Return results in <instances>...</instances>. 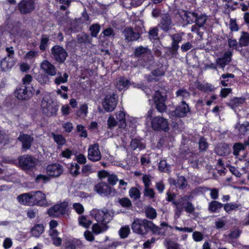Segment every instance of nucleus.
Wrapping results in <instances>:
<instances>
[{
    "mask_svg": "<svg viewBox=\"0 0 249 249\" xmlns=\"http://www.w3.org/2000/svg\"><path fill=\"white\" fill-rule=\"evenodd\" d=\"M168 201H173V204L176 206L175 217L178 218L181 214L183 208L185 212L189 213H192L195 211V207L192 202L189 200L191 199V195L180 196L176 200L174 201L175 195L170 192L167 193Z\"/></svg>",
    "mask_w": 249,
    "mask_h": 249,
    "instance_id": "nucleus-1",
    "label": "nucleus"
},
{
    "mask_svg": "<svg viewBox=\"0 0 249 249\" xmlns=\"http://www.w3.org/2000/svg\"><path fill=\"white\" fill-rule=\"evenodd\" d=\"M151 225V221L146 219L136 218L131 225L133 231L140 235H145L148 231V227Z\"/></svg>",
    "mask_w": 249,
    "mask_h": 249,
    "instance_id": "nucleus-2",
    "label": "nucleus"
},
{
    "mask_svg": "<svg viewBox=\"0 0 249 249\" xmlns=\"http://www.w3.org/2000/svg\"><path fill=\"white\" fill-rule=\"evenodd\" d=\"M43 113L47 116L56 115L58 108L50 97H45L43 98L41 104Z\"/></svg>",
    "mask_w": 249,
    "mask_h": 249,
    "instance_id": "nucleus-3",
    "label": "nucleus"
},
{
    "mask_svg": "<svg viewBox=\"0 0 249 249\" xmlns=\"http://www.w3.org/2000/svg\"><path fill=\"white\" fill-rule=\"evenodd\" d=\"M37 162L38 160L36 158L29 155H25L18 158L19 166L25 171L35 168Z\"/></svg>",
    "mask_w": 249,
    "mask_h": 249,
    "instance_id": "nucleus-4",
    "label": "nucleus"
},
{
    "mask_svg": "<svg viewBox=\"0 0 249 249\" xmlns=\"http://www.w3.org/2000/svg\"><path fill=\"white\" fill-rule=\"evenodd\" d=\"M90 214L97 222L108 223L111 220V214L106 209H94L91 210Z\"/></svg>",
    "mask_w": 249,
    "mask_h": 249,
    "instance_id": "nucleus-5",
    "label": "nucleus"
},
{
    "mask_svg": "<svg viewBox=\"0 0 249 249\" xmlns=\"http://www.w3.org/2000/svg\"><path fill=\"white\" fill-rule=\"evenodd\" d=\"M94 190L98 194L105 196H113L117 193L114 188L105 182H101L96 184Z\"/></svg>",
    "mask_w": 249,
    "mask_h": 249,
    "instance_id": "nucleus-6",
    "label": "nucleus"
},
{
    "mask_svg": "<svg viewBox=\"0 0 249 249\" xmlns=\"http://www.w3.org/2000/svg\"><path fill=\"white\" fill-rule=\"evenodd\" d=\"M51 54L54 60L60 64L64 63L68 55L64 48L57 45L52 48Z\"/></svg>",
    "mask_w": 249,
    "mask_h": 249,
    "instance_id": "nucleus-7",
    "label": "nucleus"
},
{
    "mask_svg": "<svg viewBox=\"0 0 249 249\" xmlns=\"http://www.w3.org/2000/svg\"><path fill=\"white\" fill-rule=\"evenodd\" d=\"M151 124L152 128L155 130L167 131L169 129V123L167 120L162 117H153Z\"/></svg>",
    "mask_w": 249,
    "mask_h": 249,
    "instance_id": "nucleus-8",
    "label": "nucleus"
},
{
    "mask_svg": "<svg viewBox=\"0 0 249 249\" xmlns=\"http://www.w3.org/2000/svg\"><path fill=\"white\" fill-rule=\"evenodd\" d=\"M68 206V204L66 202L55 205L48 210V214L53 217H59L60 215L65 213Z\"/></svg>",
    "mask_w": 249,
    "mask_h": 249,
    "instance_id": "nucleus-9",
    "label": "nucleus"
},
{
    "mask_svg": "<svg viewBox=\"0 0 249 249\" xmlns=\"http://www.w3.org/2000/svg\"><path fill=\"white\" fill-rule=\"evenodd\" d=\"M88 158L90 161L96 162L101 159L102 155L98 144L90 145L88 150Z\"/></svg>",
    "mask_w": 249,
    "mask_h": 249,
    "instance_id": "nucleus-10",
    "label": "nucleus"
},
{
    "mask_svg": "<svg viewBox=\"0 0 249 249\" xmlns=\"http://www.w3.org/2000/svg\"><path fill=\"white\" fill-rule=\"evenodd\" d=\"M32 206H45L47 205L46 195L41 191L30 192Z\"/></svg>",
    "mask_w": 249,
    "mask_h": 249,
    "instance_id": "nucleus-11",
    "label": "nucleus"
},
{
    "mask_svg": "<svg viewBox=\"0 0 249 249\" xmlns=\"http://www.w3.org/2000/svg\"><path fill=\"white\" fill-rule=\"evenodd\" d=\"M189 112L190 108L188 104L185 102L182 101L180 105L176 108L175 110L170 112L169 116L171 118L173 117H184Z\"/></svg>",
    "mask_w": 249,
    "mask_h": 249,
    "instance_id": "nucleus-12",
    "label": "nucleus"
},
{
    "mask_svg": "<svg viewBox=\"0 0 249 249\" xmlns=\"http://www.w3.org/2000/svg\"><path fill=\"white\" fill-rule=\"evenodd\" d=\"M117 100L114 94H107L106 96L102 105L104 108L107 112H111L116 107Z\"/></svg>",
    "mask_w": 249,
    "mask_h": 249,
    "instance_id": "nucleus-13",
    "label": "nucleus"
},
{
    "mask_svg": "<svg viewBox=\"0 0 249 249\" xmlns=\"http://www.w3.org/2000/svg\"><path fill=\"white\" fill-rule=\"evenodd\" d=\"M21 13L27 14L31 12L35 9L34 0H22L18 5Z\"/></svg>",
    "mask_w": 249,
    "mask_h": 249,
    "instance_id": "nucleus-14",
    "label": "nucleus"
},
{
    "mask_svg": "<svg viewBox=\"0 0 249 249\" xmlns=\"http://www.w3.org/2000/svg\"><path fill=\"white\" fill-rule=\"evenodd\" d=\"M40 68L46 73L51 76H55L57 74L56 68L48 60H43L40 64Z\"/></svg>",
    "mask_w": 249,
    "mask_h": 249,
    "instance_id": "nucleus-15",
    "label": "nucleus"
},
{
    "mask_svg": "<svg viewBox=\"0 0 249 249\" xmlns=\"http://www.w3.org/2000/svg\"><path fill=\"white\" fill-rule=\"evenodd\" d=\"M47 173L49 176L57 177L63 172V167L59 164L54 163L49 165L46 168Z\"/></svg>",
    "mask_w": 249,
    "mask_h": 249,
    "instance_id": "nucleus-16",
    "label": "nucleus"
},
{
    "mask_svg": "<svg viewBox=\"0 0 249 249\" xmlns=\"http://www.w3.org/2000/svg\"><path fill=\"white\" fill-rule=\"evenodd\" d=\"M18 140L21 142L22 148L26 150L31 147L34 138L31 135L21 133Z\"/></svg>",
    "mask_w": 249,
    "mask_h": 249,
    "instance_id": "nucleus-17",
    "label": "nucleus"
},
{
    "mask_svg": "<svg viewBox=\"0 0 249 249\" xmlns=\"http://www.w3.org/2000/svg\"><path fill=\"white\" fill-rule=\"evenodd\" d=\"M232 53L231 51H228L224 53L222 57L218 58L216 60V63L219 67L224 70L225 66L228 65L231 61Z\"/></svg>",
    "mask_w": 249,
    "mask_h": 249,
    "instance_id": "nucleus-18",
    "label": "nucleus"
},
{
    "mask_svg": "<svg viewBox=\"0 0 249 249\" xmlns=\"http://www.w3.org/2000/svg\"><path fill=\"white\" fill-rule=\"evenodd\" d=\"M123 34L125 40L128 42L136 40L140 37L139 34L134 32L131 28L124 29Z\"/></svg>",
    "mask_w": 249,
    "mask_h": 249,
    "instance_id": "nucleus-19",
    "label": "nucleus"
},
{
    "mask_svg": "<svg viewBox=\"0 0 249 249\" xmlns=\"http://www.w3.org/2000/svg\"><path fill=\"white\" fill-rule=\"evenodd\" d=\"M109 228L108 223L103 222H97L93 224L91 229L93 233L99 234L105 232Z\"/></svg>",
    "mask_w": 249,
    "mask_h": 249,
    "instance_id": "nucleus-20",
    "label": "nucleus"
},
{
    "mask_svg": "<svg viewBox=\"0 0 249 249\" xmlns=\"http://www.w3.org/2000/svg\"><path fill=\"white\" fill-rule=\"evenodd\" d=\"M30 93L27 90L26 86L17 89L15 92V96L19 100L28 99L30 97Z\"/></svg>",
    "mask_w": 249,
    "mask_h": 249,
    "instance_id": "nucleus-21",
    "label": "nucleus"
},
{
    "mask_svg": "<svg viewBox=\"0 0 249 249\" xmlns=\"http://www.w3.org/2000/svg\"><path fill=\"white\" fill-rule=\"evenodd\" d=\"M31 197L30 192L24 193L19 195L17 197V200L20 204L32 206Z\"/></svg>",
    "mask_w": 249,
    "mask_h": 249,
    "instance_id": "nucleus-22",
    "label": "nucleus"
},
{
    "mask_svg": "<svg viewBox=\"0 0 249 249\" xmlns=\"http://www.w3.org/2000/svg\"><path fill=\"white\" fill-rule=\"evenodd\" d=\"M115 115L119 127L120 128H125L126 124L125 122V115L124 112L123 111L120 110L116 112Z\"/></svg>",
    "mask_w": 249,
    "mask_h": 249,
    "instance_id": "nucleus-23",
    "label": "nucleus"
},
{
    "mask_svg": "<svg viewBox=\"0 0 249 249\" xmlns=\"http://www.w3.org/2000/svg\"><path fill=\"white\" fill-rule=\"evenodd\" d=\"M14 65L13 59L4 57L0 62V66L3 71H6L11 69Z\"/></svg>",
    "mask_w": 249,
    "mask_h": 249,
    "instance_id": "nucleus-24",
    "label": "nucleus"
},
{
    "mask_svg": "<svg viewBox=\"0 0 249 249\" xmlns=\"http://www.w3.org/2000/svg\"><path fill=\"white\" fill-rule=\"evenodd\" d=\"M223 206V205L216 200H213L210 202L208 205V210L212 213H218Z\"/></svg>",
    "mask_w": 249,
    "mask_h": 249,
    "instance_id": "nucleus-25",
    "label": "nucleus"
},
{
    "mask_svg": "<svg viewBox=\"0 0 249 249\" xmlns=\"http://www.w3.org/2000/svg\"><path fill=\"white\" fill-rule=\"evenodd\" d=\"M59 232L57 230L49 231V235L51 237L53 244L57 247L61 245L62 239L58 237Z\"/></svg>",
    "mask_w": 249,
    "mask_h": 249,
    "instance_id": "nucleus-26",
    "label": "nucleus"
},
{
    "mask_svg": "<svg viewBox=\"0 0 249 249\" xmlns=\"http://www.w3.org/2000/svg\"><path fill=\"white\" fill-rule=\"evenodd\" d=\"M44 231V227L42 224H36L32 228L31 232L33 236L38 237Z\"/></svg>",
    "mask_w": 249,
    "mask_h": 249,
    "instance_id": "nucleus-27",
    "label": "nucleus"
},
{
    "mask_svg": "<svg viewBox=\"0 0 249 249\" xmlns=\"http://www.w3.org/2000/svg\"><path fill=\"white\" fill-rule=\"evenodd\" d=\"M241 207V204L237 203H229L223 205V208L226 213H229L232 211L238 210Z\"/></svg>",
    "mask_w": 249,
    "mask_h": 249,
    "instance_id": "nucleus-28",
    "label": "nucleus"
},
{
    "mask_svg": "<svg viewBox=\"0 0 249 249\" xmlns=\"http://www.w3.org/2000/svg\"><path fill=\"white\" fill-rule=\"evenodd\" d=\"M161 28L164 31H168L172 25V22L170 18L167 15L163 16L161 20Z\"/></svg>",
    "mask_w": 249,
    "mask_h": 249,
    "instance_id": "nucleus-29",
    "label": "nucleus"
},
{
    "mask_svg": "<svg viewBox=\"0 0 249 249\" xmlns=\"http://www.w3.org/2000/svg\"><path fill=\"white\" fill-rule=\"evenodd\" d=\"M245 101V99L244 98L240 97L237 98L235 97L231 100L229 106L232 108L235 109L237 107L240 106L242 105Z\"/></svg>",
    "mask_w": 249,
    "mask_h": 249,
    "instance_id": "nucleus-30",
    "label": "nucleus"
},
{
    "mask_svg": "<svg viewBox=\"0 0 249 249\" xmlns=\"http://www.w3.org/2000/svg\"><path fill=\"white\" fill-rule=\"evenodd\" d=\"M129 81L125 77L120 78L116 83V88L120 90L127 88Z\"/></svg>",
    "mask_w": 249,
    "mask_h": 249,
    "instance_id": "nucleus-31",
    "label": "nucleus"
},
{
    "mask_svg": "<svg viewBox=\"0 0 249 249\" xmlns=\"http://www.w3.org/2000/svg\"><path fill=\"white\" fill-rule=\"evenodd\" d=\"M88 112V105L86 104H84L80 106L79 109L76 111V114L78 117L83 118L87 116Z\"/></svg>",
    "mask_w": 249,
    "mask_h": 249,
    "instance_id": "nucleus-32",
    "label": "nucleus"
},
{
    "mask_svg": "<svg viewBox=\"0 0 249 249\" xmlns=\"http://www.w3.org/2000/svg\"><path fill=\"white\" fill-rule=\"evenodd\" d=\"M240 47L246 46L249 44V34L247 32H242L239 39Z\"/></svg>",
    "mask_w": 249,
    "mask_h": 249,
    "instance_id": "nucleus-33",
    "label": "nucleus"
},
{
    "mask_svg": "<svg viewBox=\"0 0 249 249\" xmlns=\"http://www.w3.org/2000/svg\"><path fill=\"white\" fill-rule=\"evenodd\" d=\"M57 75L58 76L54 80V83L55 84L59 85L67 82L69 76L67 73H64L62 76L61 72H59L57 73Z\"/></svg>",
    "mask_w": 249,
    "mask_h": 249,
    "instance_id": "nucleus-34",
    "label": "nucleus"
},
{
    "mask_svg": "<svg viewBox=\"0 0 249 249\" xmlns=\"http://www.w3.org/2000/svg\"><path fill=\"white\" fill-rule=\"evenodd\" d=\"M53 138L54 142L59 145H64L66 142V139L62 135H57L54 133H52Z\"/></svg>",
    "mask_w": 249,
    "mask_h": 249,
    "instance_id": "nucleus-35",
    "label": "nucleus"
},
{
    "mask_svg": "<svg viewBox=\"0 0 249 249\" xmlns=\"http://www.w3.org/2000/svg\"><path fill=\"white\" fill-rule=\"evenodd\" d=\"M197 14L194 12H184V17L188 23H192L196 21Z\"/></svg>",
    "mask_w": 249,
    "mask_h": 249,
    "instance_id": "nucleus-36",
    "label": "nucleus"
},
{
    "mask_svg": "<svg viewBox=\"0 0 249 249\" xmlns=\"http://www.w3.org/2000/svg\"><path fill=\"white\" fill-rule=\"evenodd\" d=\"M129 196L134 200H137L140 197L141 193L138 188L132 187L129 191Z\"/></svg>",
    "mask_w": 249,
    "mask_h": 249,
    "instance_id": "nucleus-37",
    "label": "nucleus"
},
{
    "mask_svg": "<svg viewBox=\"0 0 249 249\" xmlns=\"http://www.w3.org/2000/svg\"><path fill=\"white\" fill-rule=\"evenodd\" d=\"M207 20V16L205 14L196 15V25L199 27H202L205 24Z\"/></svg>",
    "mask_w": 249,
    "mask_h": 249,
    "instance_id": "nucleus-38",
    "label": "nucleus"
},
{
    "mask_svg": "<svg viewBox=\"0 0 249 249\" xmlns=\"http://www.w3.org/2000/svg\"><path fill=\"white\" fill-rule=\"evenodd\" d=\"M146 216L150 219L156 218L157 215L156 211L152 207H148L145 211Z\"/></svg>",
    "mask_w": 249,
    "mask_h": 249,
    "instance_id": "nucleus-39",
    "label": "nucleus"
},
{
    "mask_svg": "<svg viewBox=\"0 0 249 249\" xmlns=\"http://www.w3.org/2000/svg\"><path fill=\"white\" fill-rule=\"evenodd\" d=\"M49 40V37L47 35H42L40 40V44L39 46V49L40 50L44 51L46 50L48 46V42Z\"/></svg>",
    "mask_w": 249,
    "mask_h": 249,
    "instance_id": "nucleus-40",
    "label": "nucleus"
},
{
    "mask_svg": "<svg viewBox=\"0 0 249 249\" xmlns=\"http://www.w3.org/2000/svg\"><path fill=\"white\" fill-rule=\"evenodd\" d=\"M130 145L133 150H135L137 148H139L140 150H141L145 148L144 144H142L141 141L138 139H134L132 140Z\"/></svg>",
    "mask_w": 249,
    "mask_h": 249,
    "instance_id": "nucleus-41",
    "label": "nucleus"
},
{
    "mask_svg": "<svg viewBox=\"0 0 249 249\" xmlns=\"http://www.w3.org/2000/svg\"><path fill=\"white\" fill-rule=\"evenodd\" d=\"M35 180L36 183L45 184L49 181L50 178L47 175L39 174L36 177Z\"/></svg>",
    "mask_w": 249,
    "mask_h": 249,
    "instance_id": "nucleus-42",
    "label": "nucleus"
},
{
    "mask_svg": "<svg viewBox=\"0 0 249 249\" xmlns=\"http://www.w3.org/2000/svg\"><path fill=\"white\" fill-rule=\"evenodd\" d=\"M79 223L85 228H88L92 224V221L83 215L79 218Z\"/></svg>",
    "mask_w": 249,
    "mask_h": 249,
    "instance_id": "nucleus-43",
    "label": "nucleus"
},
{
    "mask_svg": "<svg viewBox=\"0 0 249 249\" xmlns=\"http://www.w3.org/2000/svg\"><path fill=\"white\" fill-rule=\"evenodd\" d=\"M187 186V182L185 178L183 176L179 177L177 180V187L180 189H184Z\"/></svg>",
    "mask_w": 249,
    "mask_h": 249,
    "instance_id": "nucleus-44",
    "label": "nucleus"
},
{
    "mask_svg": "<svg viewBox=\"0 0 249 249\" xmlns=\"http://www.w3.org/2000/svg\"><path fill=\"white\" fill-rule=\"evenodd\" d=\"M119 232L121 238H125L130 233V228L128 226H124L120 229Z\"/></svg>",
    "mask_w": 249,
    "mask_h": 249,
    "instance_id": "nucleus-45",
    "label": "nucleus"
},
{
    "mask_svg": "<svg viewBox=\"0 0 249 249\" xmlns=\"http://www.w3.org/2000/svg\"><path fill=\"white\" fill-rule=\"evenodd\" d=\"M101 29L100 25L99 24H93L89 28L90 34L92 36L96 37Z\"/></svg>",
    "mask_w": 249,
    "mask_h": 249,
    "instance_id": "nucleus-46",
    "label": "nucleus"
},
{
    "mask_svg": "<svg viewBox=\"0 0 249 249\" xmlns=\"http://www.w3.org/2000/svg\"><path fill=\"white\" fill-rule=\"evenodd\" d=\"M178 97L181 98V100L187 99L190 96V93L184 89H180L176 92Z\"/></svg>",
    "mask_w": 249,
    "mask_h": 249,
    "instance_id": "nucleus-47",
    "label": "nucleus"
},
{
    "mask_svg": "<svg viewBox=\"0 0 249 249\" xmlns=\"http://www.w3.org/2000/svg\"><path fill=\"white\" fill-rule=\"evenodd\" d=\"M233 154L237 156L239 155V153L240 151H243L245 149V146L244 144L241 143H236L234 144L233 146Z\"/></svg>",
    "mask_w": 249,
    "mask_h": 249,
    "instance_id": "nucleus-48",
    "label": "nucleus"
},
{
    "mask_svg": "<svg viewBox=\"0 0 249 249\" xmlns=\"http://www.w3.org/2000/svg\"><path fill=\"white\" fill-rule=\"evenodd\" d=\"M118 202L123 207L126 208H129L132 205L130 200L127 197H123L119 199Z\"/></svg>",
    "mask_w": 249,
    "mask_h": 249,
    "instance_id": "nucleus-49",
    "label": "nucleus"
},
{
    "mask_svg": "<svg viewBox=\"0 0 249 249\" xmlns=\"http://www.w3.org/2000/svg\"><path fill=\"white\" fill-rule=\"evenodd\" d=\"M206 190L210 191V195L212 199L213 200L218 199L219 196V190L218 189L215 188H206Z\"/></svg>",
    "mask_w": 249,
    "mask_h": 249,
    "instance_id": "nucleus-50",
    "label": "nucleus"
},
{
    "mask_svg": "<svg viewBox=\"0 0 249 249\" xmlns=\"http://www.w3.org/2000/svg\"><path fill=\"white\" fill-rule=\"evenodd\" d=\"M158 29L156 27L151 29L149 31V36L151 40L158 39Z\"/></svg>",
    "mask_w": 249,
    "mask_h": 249,
    "instance_id": "nucleus-51",
    "label": "nucleus"
},
{
    "mask_svg": "<svg viewBox=\"0 0 249 249\" xmlns=\"http://www.w3.org/2000/svg\"><path fill=\"white\" fill-rule=\"evenodd\" d=\"M79 166L77 163L71 164L69 167L71 174L74 176H77L79 174Z\"/></svg>",
    "mask_w": 249,
    "mask_h": 249,
    "instance_id": "nucleus-52",
    "label": "nucleus"
},
{
    "mask_svg": "<svg viewBox=\"0 0 249 249\" xmlns=\"http://www.w3.org/2000/svg\"><path fill=\"white\" fill-rule=\"evenodd\" d=\"M107 124L108 128L112 129L118 124V123L112 115H110L107 120Z\"/></svg>",
    "mask_w": 249,
    "mask_h": 249,
    "instance_id": "nucleus-53",
    "label": "nucleus"
},
{
    "mask_svg": "<svg viewBox=\"0 0 249 249\" xmlns=\"http://www.w3.org/2000/svg\"><path fill=\"white\" fill-rule=\"evenodd\" d=\"M143 195L145 196L149 197L150 198L152 199L155 197V193L153 189L147 187L144 189Z\"/></svg>",
    "mask_w": 249,
    "mask_h": 249,
    "instance_id": "nucleus-54",
    "label": "nucleus"
},
{
    "mask_svg": "<svg viewBox=\"0 0 249 249\" xmlns=\"http://www.w3.org/2000/svg\"><path fill=\"white\" fill-rule=\"evenodd\" d=\"M146 53H149V50L147 48L143 47H138L135 50V54L138 56H141Z\"/></svg>",
    "mask_w": 249,
    "mask_h": 249,
    "instance_id": "nucleus-55",
    "label": "nucleus"
},
{
    "mask_svg": "<svg viewBox=\"0 0 249 249\" xmlns=\"http://www.w3.org/2000/svg\"><path fill=\"white\" fill-rule=\"evenodd\" d=\"M36 80L41 84H47L49 82V77L43 74H39L36 76Z\"/></svg>",
    "mask_w": 249,
    "mask_h": 249,
    "instance_id": "nucleus-56",
    "label": "nucleus"
},
{
    "mask_svg": "<svg viewBox=\"0 0 249 249\" xmlns=\"http://www.w3.org/2000/svg\"><path fill=\"white\" fill-rule=\"evenodd\" d=\"M77 40L79 43H90L89 36L85 34L77 35Z\"/></svg>",
    "mask_w": 249,
    "mask_h": 249,
    "instance_id": "nucleus-57",
    "label": "nucleus"
},
{
    "mask_svg": "<svg viewBox=\"0 0 249 249\" xmlns=\"http://www.w3.org/2000/svg\"><path fill=\"white\" fill-rule=\"evenodd\" d=\"M159 168L161 171H168L170 169L169 165H168L165 160H161L159 164Z\"/></svg>",
    "mask_w": 249,
    "mask_h": 249,
    "instance_id": "nucleus-58",
    "label": "nucleus"
},
{
    "mask_svg": "<svg viewBox=\"0 0 249 249\" xmlns=\"http://www.w3.org/2000/svg\"><path fill=\"white\" fill-rule=\"evenodd\" d=\"M102 34L105 36L107 37H111L114 38L115 36L113 29L110 27L104 30L103 31Z\"/></svg>",
    "mask_w": 249,
    "mask_h": 249,
    "instance_id": "nucleus-59",
    "label": "nucleus"
},
{
    "mask_svg": "<svg viewBox=\"0 0 249 249\" xmlns=\"http://www.w3.org/2000/svg\"><path fill=\"white\" fill-rule=\"evenodd\" d=\"M192 237L196 242H200L203 239V235L202 233L199 231H194L193 233Z\"/></svg>",
    "mask_w": 249,
    "mask_h": 249,
    "instance_id": "nucleus-60",
    "label": "nucleus"
},
{
    "mask_svg": "<svg viewBox=\"0 0 249 249\" xmlns=\"http://www.w3.org/2000/svg\"><path fill=\"white\" fill-rule=\"evenodd\" d=\"M107 180L109 185L114 186L118 180L117 177L115 175H109Z\"/></svg>",
    "mask_w": 249,
    "mask_h": 249,
    "instance_id": "nucleus-61",
    "label": "nucleus"
},
{
    "mask_svg": "<svg viewBox=\"0 0 249 249\" xmlns=\"http://www.w3.org/2000/svg\"><path fill=\"white\" fill-rule=\"evenodd\" d=\"M208 146V144L206 140L203 138H201L199 141V147L200 150L201 151H205L206 150Z\"/></svg>",
    "mask_w": 249,
    "mask_h": 249,
    "instance_id": "nucleus-62",
    "label": "nucleus"
},
{
    "mask_svg": "<svg viewBox=\"0 0 249 249\" xmlns=\"http://www.w3.org/2000/svg\"><path fill=\"white\" fill-rule=\"evenodd\" d=\"M156 108L160 112H163L166 108V106L165 104V101H160L159 102H156Z\"/></svg>",
    "mask_w": 249,
    "mask_h": 249,
    "instance_id": "nucleus-63",
    "label": "nucleus"
},
{
    "mask_svg": "<svg viewBox=\"0 0 249 249\" xmlns=\"http://www.w3.org/2000/svg\"><path fill=\"white\" fill-rule=\"evenodd\" d=\"M154 100L155 103L160 101H165V98L164 97V96L161 95V93L160 91H157L155 92L154 95Z\"/></svg>",
    "mask_w": 249,
    "mask_h": 249,
    "instance_id": "nucleus-64",
    "label": "nucleus"
}]
</instances>
